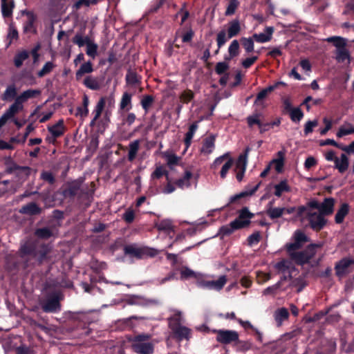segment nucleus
<instances>
[{
  "label": "nucleus",
  "instance_id": "23",
  "mask_svg": "<svg viewBox=\"0 0 354 354\" xmlns=\"http://www.w3.org/2000/svg\"><path fill=\"white\" fill-rule=\"evenodd\" d=\"M241 28L240 22L238 19L232 20L228 23L227 30L228 38H232L237 36L241 32Z\"/></svg>",
  "mask_w": 354,
  "mask_h": 354
},
{
  "label": "nucleus",
  "instance_id": "39",
  "mask_svg": "<svg viewBox=\"0 0 354 354\" xmlns=\"http://www.w3.org/2000/svg\"><path fill=\"white\" fill-rule=\"evenodd\" d=\"M198 122H195L189 126V130L186 133L185 138V142L187 147H189L190 145L191 141L194 137L195 132L198 129Z\"/></svg>",
  "mask_w": 354,
  "mask_h": 354
},
{
  "label": "nucleus",
  "instance_id": "1",
  "mask_svg": "<svg viewBox=\"0 0 354 354\" xmlns=\"http://www.w3.org/2000/svg\"><path fill=\"white\" fill-rule=\"evenodd\" d=\"M297 217L301 221L306 218L310 227L317 232L322 230L327 223L325 216L316 209L308 207V203L305 205L297 207Z\"/></svg>",
  "mask_w": 354,
  "mask_h": 354
},
{
  "label": "nucleus",
  "instance_id": "25",
  "mask_svg": "<svg viewBox=\"0 0 354 354\" xmlns=\"http://www.w3.org/2000/svg\"><path fill=\"white\" fill-rule=\"evenodd\" d=\"M192 173L190 171H186L183 177L176 181V185L178 187L184 189L191 187V179L192 178Z\"/></svg>",
  "mask_w": 354,
  "mask_h": 354
},
{
  "label": "nucleus",
  "instance_id": "9",
  "mask_svg": "<svg viewBox=\"0 0 354 354\" xmlns=\"http://www.w3.org/2000/svg\"><path fill=\"white\" fill-rule=\"evenodd\" d=\"M217 342L228 344L239 339V334L235 330H216Z\"/></svg>",
  "mask_w": 354,
  "mask_h": 354
},
{
  "label": "nucleus",
  "instance_id": "54",
  "mask_svg": "<svg viewBox=\"0 0 354 354\" xmlns=\"http://www.w3.org/2000/svg\"><path fill=\"white\" fill-rule=\"evenodd\" d=\"M164 175L168 176V171L162 166L160 165L156 167L154 171L151 174V178L152 179H158Z\"/></svg>",
  "mask_w": 354,
  "mask_h": 354
},
{
  "label": "nucleus",
  "instance_id": "31",
  "mask_svg": "<svg viewBox=\"0 0 354 354\" xmlns=\"http://www.w3.org/2000/svg\"><path fill=\"white\" fill-rule=\"evenodd\" d=\"M267 214L271 219L280 218L284 214V207H273L272 202L268 203Z\"/></svg>",
  "mask_w": 354,
  "mask_h": 354
},
{
  "label": "nucleus",
  "instance_id": "18",
  "mask_svg": "<svg viewBox=\"0 0 354 354\" xmlns=\"http://www.w3.org/2000/svg\"><path fill=\"white\" fill-rule=\"evenodd\" d=\"M335 168L338 170V171L341 174L345 172L349 165V160L346 154L342 153L339 158H337L335 159Z\"/></svg>",
  "mask_w": 354,
  "mask_h": 354
},
{
  "label": "nucleus",
  "instance_id": "63",
  "mask_svg": "<svg viewBox=\"0 0 354 354\" xmlns=\"http://www.w3.org/2000/svg\"><path fill=\"white\" fill-rule=\"evenodd\" d=\"M233 164V160L232 158H229V160L223 165L220 175L222 178H225L227 176V174L229 169L232 167Z\"/></svg>",
  "mask_w": 354,
  "mask_h": 354
},
{
  "label": "nucleus",
  "instance_id": "16",
  "mask_svg": "<svg viewBox=\"0 0 354 354\" xmlns=\"http://www.w3.org/2000/svg\"><path fill=\"white\" fill-rule=\"evenodd\" d=\"M41 93V91L39 89H28L23 91L15 98V100L21 104H23V103L26 102L28 100L37 97L40 95Z\"/></svg>",
  "mask_w": 354,
  "mask_h": 354
},
{
  "label": "nucleus",
  "instance_id": "51",
  "mask_svg": "<svg viewBox=\"0 0 354 354\" xmlns=\"http://www.w3.org/2000/svg\"><path fill=\"white\" fill-rule=\"evenodd\" d=\"M153 97L151 95H145L141 100L140 104L142 109L145 111V113L149 111L150 106L152 105L153 102Z\"/></svg>",
  "mask_w": 354,
  "mask_h": 354
},
{
  "label": "nucleus",
  "instance_id": "27",
  "mask_svg": "<svg viewBox=\"0 0 354 354\" xmlns=\"http://www.w3.org/2000/svg\"><path fill=\"white\" fill-rule=\"evenodd\" d=\"M24 108L23 104H21L16 100L15 102L10 106V107L5 111L3 115L8 120L13 118L16 113Z\"/></svg>",
  "mask_w": 354,
  "mask_h": 354
},
{
  "label": "nucleus",
  "instance_id": "37",
  "mask_svg": "<svg viewBox=\"0 0 354 354\" xmlns=\"http://www.w3.org/2000/svg\"><path fill=\"white\" fill-rule=\"evenodd\" d=\"M162 155L167 161V165L170 168H172V167L177 165L178 164L180 158L177 156L175 153L169 151H165L163 152Z\"/></svg>",
  "mask_w": 354,
  "mask_h": 354
},
{
  "label": "nucleus",
  "instance_id": "5",
  "mask_svg": "<svg viewBox=\"0 0 354 354\" xmlns=\"http://www.w3.org/2000/svg\"><path fill=\"white\" fill-rule=\"evenodd\" d=\"M335 201V199L330 197L324 198L322 203H319L315 199H313L308 202V207L316 209L326 216L333 214Z\"/></svg>",
  "mask_w": 354,
  "mask_h": 354
},
{
  "label": "nucleus",
  "instance_id": "60",
  "mask_svg": "<svg viewBox=\"0 0 354 354\" xmlns=\"http://www.w3.org/2000/svg\"><path fill=\"white\" fill-rule=\"evenodd\" d=\"M226 62H220L216 64L215 71L218 75L223 74L229 68V65Z\"/></svg>",
  "mask_w": 354,
  "mask_h": 354
},
{
  "label": "nucleus",
  "instance_id": "41",
  "mask_svg": "<svg viewBox=\"0 0 354 354\" xmlns=\"http://www.w3.org/2000/svg\"><path fill=\"white\" fill-rule=\"evenodd\" d=\"M131 98H132L131 94H130L127 92L124 93L122 96L121 101H120V108L121 109H124L129 106V107L127 108V110H129L130 109H131Z\"/></svg>",
  "mask_w": 354,
  "mask_h": 354
},
{
  "label": "nucleus",
  "instance_id": "3",
  "mask_svg": "<svg viewBox=\"0 0 354 354\" xmlns=\"http://www.w3.org/2000/svg\"><path fill=\"white\" fill-rule=\"evenodd\" d=\"M124 252L131 258L141 259L146 257H155L158 250L147 246H138L136 244H130L124 247Z\"/></svg>",
  "mask_w": 354,
  "mask_h": 354
},
{
  "label": "nucleus",
  "instance_id": "4",
  "mask_svg": "<svg viewBox=\"0 0 354 354\" xmlns=\"http://www.w3.org/2000/svg\"><path fill=\"white\" fill-rule=\"evenodd\" d=\"M322 243L310 244L304 250L292 252L289 255L297 263L303 265L308 263L315 254L317 249L322 248Z\"/></svg>",
  "mask_w": 354,
  "mask_h": 354
},
{
  "label": "nucleus",
  "instance_id": "7",
  "mask_svg": "<svg viewBox=\"0 0 354 354\" xmlns=\"http://www.w3.org/2000/svg\"><path fill=\"white\" fill-rule=\"evenodd\" d=\"M253 214L250 212L248 207H243L239 212V217L231 222L234 230L243 228L250 223V218Z\"/></svg>",
  "mask_w": 354,
  "mask_h": 354
},
{
  "label": "nucleus",
  "instance_id": "62",
  "mask_svg": "<svg viewBox=\"0 0 354 354\" xmlns=\"http://www.w3.org/2000/svg\"><path fill=\"white\" fill-rule=\"evenodd\" d=\"M302 245H303L301 243L294 240L292 243L286 245L287 252L289 254L292 252H296L302 247Z\"/></svg>",
  "mask_w": 354,
  "mask_h": 354
},
{
  "label": "nucleus",
  "instance_id": "59",
  "mask_svg": "<svg viewBox=\"0 0 354 354\" xmlns=\"http://www.w3.org/2000/svg\"><path fill=\"white\" fill-rule=\"evenodd\" d=\"M194 97V94L191 90L184 91L180 95V101L183 103L189 102Z\"/></svg>",
  "mask_w": 354,
  "mask_h": 354
},
{
  "label": "nucleus",
  "instance_id": "26",
  "mask_svg": "<svg viewBox=\"0 0 354 354\" xmlns=\"http://www.w3.org/2000/svg\"><path fill=\"white\" fill-rule=\"evenodd\" d=\"M41 212V209L35 203H30L24 205L19 210L20 213L28 215L39 214Z\"/></svg>",
  "mask_w": 354,
  "mask_h": 354
},
{
  "label": "nucleus",
  "instance_id": "49",
  "mask_svg": "<svg viewBox=\"0 0 354 354\" xmlns=\"http://www.w3.org/2000/svg\"><path fill=\"white\" fill-rule=\"evenodd\" d=\"M239 6V0H229L228 5L225 12V15L226 16H230L234 15Z\"/></svg>",
  "mask_w": 354,
  "mask_h": 354
},
{
  "label": "nucleus",
  "instance_id": "55",
  "mask_svg": "<svg viewBox=\"0 0 354 354\" xmlns=\"http://www.w3.org/2000/svg\"><path fill=\"white\" fill-rule=\"evenodd\" d=\"M98 46L95 42L89 44L86 46V54L93 59H95L97 55Z\"/></svg>",
  "mask_w": 354,
  "mask_h": 354
},
{
  "label": "nucleus",
  "instance_id": "48",
  "mask_svg": "<svg viewBox=\"0 0 354 354\" xmlns=\"http://www.w3.org/2000/svg\"><path fill=\"white\" fill-rule=\"evenodd\" d=\"M289 115L292 121L295 122H300L304 117V113L299 107L294 108L292 110H290Z\"/></svg>",
  "mask_w": 354,
  "mask_h": 354
},
{
  "label": "nucleus",
  "instance_id": "6",
  "mask_svg": "<svg viewBox=\"0 0 354 354\" xmlns=\"http://www.w3.org/2000/svg\"><path fill=\"white\" fill-rule=\"evenodd\" d=\"M227 283L225 275H221L217 280L199 279L196 281V286L201 288L207 290H221Z\"/></svg>",
  "mask_w": 354,
  "mask_h": 354
},
{
  "label": "nucleus",
  "instance_id": "29",
  "mask_svg": "<svg viewBox=\"0 0 354 354\" xmlns=\"http://www.w3.org/2000/svg\"><path fill=\"white\" fill-rule=\"evenodd\" d=\"M349 205L347 203H342L338 209L335 216V221L337 224H340L344 221L345 216L348 214Z\"/></svg>",
  "mask_w": 354,
  "mask_h": 354
},
{
  "label": "nucleus",
  "instance_id": "8",
  "mask_svg": "<svg viewBox=\"0 0 354 354\" xmlns=\"http://www.w3.org/2000/svg\"><path fill=\"white\" fill-rule=\"evenodd\" d=\"M60 297L57 293L48 298L42 304L41 308L45 313H57L61 310Z\"/></svg>",
  "mask_w": 354,
  "mask_h": 354
},
{
  "label": "nucleus",
  "instance_id": "47",
  "mask_svg": "<svg viewBox=\"0 0 354 354\" xmlns=\"http://www.w3.org/2000/svg\"><path fill=\"white\" fill-rule=\"evenodd\" d=\"M126 82L128 84L136 86L140 82V78L136 73L129 71L126 75Z\"/></svg>",
  "mask_w": 354,
  "mask_h": 354
},
{
  "label": "nucleus",
  "instance_id": "19",
  "mask_svg": "<svg viewBox=\"0 0 354 354\" xmlns=\"http://www.w3.org/2000/svg\"><path fill=\"white\" fill-rule=\"evenodd\" d=\"M214 147L215 137L214 136H210L204 140L201 149V152L203 154L209 155L214 151Z\"/></svg>",
  "mask_w": 354,
  "mask_h": 354
},
{
  "label": "nucleus",
  "instance_id": "53",
  "mask_svg": "<svg viewBox=\"0 0 354 354\" xmlns=\"http://www.w3.org/2000/svg\"><path fill=\"white\" fill-rule=\"evenodd\" d=\"M260 116V113H255L248 116L246 120L249 127H252L254 124H257L258 127H259L261 124V122L259 119Z\"/></svg>",
  "mask_w": 354,
  "mask_h": 354
},
{
  "label": "nucleus",
  "instance_id": "14",
  "mask_svg": "<svg viewBox=\"0 0 354 354\" xmlns=\"http://www.w3.org/2000/svg\"><path fill=\"white\" fill-rule=\"evenodd\" d=\"M274 195L278 198L281 197L283 193H288L291 191V187L287 179L281 180L278 183L274 185Z\"/></svg>",
  "mask_w": 354,
  "mask_h": 354
},
{
  "label": "nucleus",
  "instance_id": "11",
  "mask_svg": "<svg viewBox=\"0 0 354 354\" xmlns=\"http://www.w3.org/2000/svg\"><path fill=\"white\" fill-rule=\"evenodd\" d=\"M173 314L168 318L169 327L173 331L175 329L182 326L181 324L184 322L183 313L178 310H172Z\"/></svg>",
  "mask_w": 354,
  "mask_h": 354
},
{
  "label": "nucleus",
  "instance_id": "38",
  "mask_svg": "<svg viewBox=\"0 0 354 354\" xmlns=\"http://www.w3.org/2000/svg\"><path fill=\"white\" fill-rule=\"evenodd\" d=\"M159 231L171 232L174 230V225L170 219H163L156 225Z\"/></svg>",
  "mask_w": 354,
  "mask_h": 354
},
{
  "label": "nucleus",
  "instance_id": "42",
  "mask_svg": "<svg viewBox=\"0 0 354 354\" xmlns=\"http://www.w3.org/2000/svg\"><path fill=\"white\" fill-rule=\"evenodd\" d=\"M253 37H242L241 39V44L246 53H250L254 51V44Z\"/></svg>",
  "mask_w": 354,
  "mask_h": 354
},
{
  "label": "nucleus",
  "instance_id": "64",
  "mask_svg": "<svg viewBox=\"0 0 354 354\" xmlns=\"http://www.w3.org/2000/svg\"><path fill=\"white\" fill-rule=\"evenodd\" d=\"M261 239V235L259 232H254L248 238V243L250 246L257 244Z\"/></svg>",
  "mask_w": 354,
  "mask_h": 354
},
{
  "label": "nucleus",
  "instance_id": "32",
  "mask_svg": "<svg viewBox=\"0 0 354 354\" xmlns=\"http://www.w3.org/2000/svg\"><path fill=\"white\" fill-rule=\"evenodd\" d=\"M48 130L55 138L61 136L64 133V121L59 120L55 124L48 127Z\"/></svg>",
  "mask_w": 354,
  "mask_h": 354
},
{
  "label": "nucleus",
  "instance_id": "21",
  "mask_svg": "<svg viewBox=\"0 0 354 354\" xmlns=\"http://www.w3.org/2000/svg\"><path fill=\"white\" fill-rule=\"evenodd\" d=\"M155 301L151 299H148L142 296L133 295L131 296L127 300V304L131 305H138L147 306L150 304H154Z\"/></svg>",
  "mask_w": 354,
  "mask_h": 354
},
{
  "label": "nucleus",
  "instance_id": "13",
  "mask_svg": "<svg viewBox=\"0 0 354 354\" xmlns=\"http://www.w3.org/2000/svg\"><path fill=\"white\" fill-rule=\"evenodd\" d=\"M354 263V260L351 258H344L338 261L335 267L336 274L342 277L348 272V267Z\"/></svg>",
  "mask_w": 354,
  "mask_h": 354
},
{
  "label": "nucleus",
  "instance_id": "34",
  "mask_svg": "<svg viewBox=\"0 0 354 354\" xmlns=\"http://www.w3.org/2000/svg\"><path fill=\"white\" fill-rule=\"evenodd\" d=\"M140 148V140H135L129 145L128 160L132 162L136 157Z\"/></svg>",
  "mask_w": 354,
  "mask_h": 354
},
{
  "label": "nucleus",
  "instance_id": "22",
  "mask_svg": "<svg viewBox=\"0 0 354 354\" xmlns=\"http://www.w3.org/2000/svg\"><path fill=\"white\" fill-rule=\"evenodd\" d=\"M14 7L13 0H1V13L4 18L12 16Z\"/></svg>",
  "mask_w": 354,
  "mask_h": 354
},
{
  "label": "nucleus",
  "instance_id": "15",
  "mask_svg": "<svg viewBox=\"0 0 354 354\" xmlns=\"http://www.w3.org/2000/svg\"><path fill=\"white\" fill-rule=\"evenodd\" d=\"M274 32V28L272 26H268L265 28L263 32L255 33L252 37L257 42L266 43L271 40L272 34Z\"/></svg>",
  "mask_w": 354,
  "mask_h": 354
},
{
  "label": "nucleus",
  "instance_id": "52",
  "mask_svg": "<svg viewBox=\"0 0 354 354\" xmlns=\"http://www.w3.org/2000/svg\"><path fill=\"white\" fill-rule=\"evenodd\" d=\"M35 234L41 239H48L53 235L52 231L48 227L39 228L36 230Z\"/></svg>",
  "mask_w": 354,
  "mask_h": 354
},
{
  "label": "nucleus",
  "instance_id": "40",
  "mask_svg": "<svg viewBox=\"0 0 354 354\" xmlns=\"http://www.w3.org/2000/svg\"><path fill=\"white\" fill-rule=\"evenodd\" d=\"M55 64L53 62H47L43 66L42 68L37 72V76L42 77L49 74L55 68Z\"/></svg>",
  "mask_w": 354,
  "mask_h": 354
},
{
  "label": "nucleus",
  "instance_id": "36",
  "mask_svg": "<svg viewBox=\"0 0 354 354\" xmlns=\"http://www.w3.org/2000/svg\"><path fill=\"white\" fill-rule=\"evenodd\" d=\"M250 151V148L249 147H246L244 152L239 155L236 162V168H245L246 169L247 163H248V154Z\"/></svg>",
  "mask_w": 354,
  "mask_h": 354
},
{
  "label": "nucleus",
  "instance_id": "20",
  "mask_svg": "<svg viewBox=\"0 0 354 354\" xmlns=\"http://www.w3.org/2000/svg\"><path fill=\"white\" fill-rule=\"evenodd\" d=\"M93 71V64L88 61L82 64L75 73V79L80 81L85 74L91 73Z\"/></svg>",
  "mask_w": 354,
  "mask_h": 354
},
{
  "label": "nucleus",
  "instance_id": "57",
  "mask_svg": "<svg viewBox=\"0 0 354 354\" xmlns=\"http://www.w3.org/2000/svg\"><path fill=\"white\" fill-rule=\"evenodd\" d=\"M318 125V122L317 120H308L304 125V134L305 136H308L309 133L313 131V128L316 127Z\"/></svg>",
  "mask_w": 354,
  "mask_h": 354
},
{
  "label": "nucleus",
  "instance_id": "12",
  "mask_svg": "<svg viewBox=\"0 0 354 354\" xmlns=\"http://www.w3.org/2000/svg\"><path fill=\"white\" fill-rule=\"evenodd\" d=\"M22 14L26 15L27 17V19L24 24V31L25 32L36 33L37 30L35 26V22L36 20L35 15L32 12L28 10L22 11Z\"/></svg>",
  "mask_w": 354,
  "mask_h": 354
},
{
  "label": "nucleus",
  "instance_id": "43",
  "mask_svg": "<svg viewBox=\"0 0 354 354\" xmlns=\"http://www.w3.org/2000/svg\"><path fill=\"white\" fill-rule=\"evenodd\" d=\"M284 152L282 151H279L277 153V158L274 159L272 160V163L275 165V170L277 172H281L282 171V168L283 167V161H284Z\"/></svg>",
  "mask_w": 354,
  "mask_h": 354
},
{
  "label": "nucleus",
  "instance_id": "17",
  "mask_svg": "<svg viewBox=\"0 0 354 354\" xmlns=\"http://www.w3.org/2000/svg\"><path fill=\"white\" fill-rule=\"evenodd\" d=\"M82 83L86 88L93 91L99 90L102 86L100 78L93 75H87Z\"/></svg>",
  "mask_w": 354,
  "mask_h": 354
},
{
  "label": "nucleus",
  "instance_id": "2",
  "mask_svg": "<svg viewBox=\"0 0 354 354\" xmlns=\"http://www.w3.org/2000/svg\"><path fill=\"white\" fill-rule=\"evenodd\" d=\"M328 43H332L336 48L335 59L338 63L349 64L351 63V55L346 48V39L339 36H333L325 39Z\"/></svg>",
  "mask_w": 354,
  "mask_h": 354
},
{
  "label": "nucleus",
  "instance_id": "61",
  "mask_svg": "<svg viewBox=\"0 0 354 354\" xmlns=\"http://www.w3.org/2000/svg\"><path fill=\"white\" fill-rule=\"evenodd\" d=\"M100 0H78L75 4V9H79L82 6H89L97 4Z\"/></svg>",
  "mask_w": 354,
  "mask_h": 354
},
{
  "label": "nucleus",
  "instance_id": "50",
  "mask_svg": "<svg viewBox=\"0 0 354 354\" xmlns=\"http://www.w3.org/2000/svg\"><path fill=\"white\" fill-rule=\"evenodd\" d=\"M28 53L27 51H22L17 54L14 59L15 65L16 67L19 68L22 64L23 62L28 59Z\"/></svg>",
  "mask_w": 354,
  "mask_h": 354
},
{
  "label": "nucleus",
  "instance_id": "10",
  "mask_svg": "<svg viewBox=\"0 0 354 354\" xmlns=\"http://www.w3.org/2000/svg\"><path fill=\"white\" fill-rule=\"evenodd\" d=\"M131 347L138 354H152L154 351V346L151 342L132 343Z\"/></svg>",
  "mask_w": 354,
  "mask_h": 354
},
{
  "label": "nucleus",
  "instance_id": "28",
  "mask_svg": "<svg viewBox=\"0 0 354 354\" xmlns=\"http://www.w3.org/2000/svg\"><path fill=\"white\" fill-rule=\"evenodd\" d=\"M288 279H290L291 277L289 275L288 277L283 276L281 278V280L279 281L277 283L274 284L273 286H269L266 288L263 291V295H275L278 292L279 290L281 288L282 283L283 281L287 280Z\"/></svg>",
  "mask_w": 354,
  "mask_h": 354
},
{
  "label": "nucleus",
  "instance_id": "44",
  "mask_svg": "<svg viewBox=\"0 0 354 354\" xmlns=\"http://www.w3.org/2000/svg\"><path fill=\"white\" fill-rule=\"evenodd\" d=\"M106 102L104 97H101L99 101L97 102L96 106H95V109L93 111V113L95 117V120H98V118L100 117L103 109L104 108Z\"/></svg>",
  "mask_w": 354,
  "mask_h": 354
},
{
  "label": "nucleus",
  "instance_id": "35",
  "mask_svg": "<svg viewBox=\"0 0 354 354\" xmlns=\"http://www.w3.org/2000/svg\"><path fill=\"white\" fill-rule=\"evenodd\" d=\"M17 95V88L15 84L8 85L2 95V100L4 101L12 100Z\"/></svg>",
  "mask_w": 354,
  "mask_h": 354
},
{
  "label": "nucleus",
  "instance_id": "46",
  "mask_svg": "<svg viewBox=\"0 0 354 354\" xmlns=\"http://www.w3.org/2000/svg\"><path fill=\"white\" fill-rule=\"evenodd\" d=\"M227 37V32L225 30H220L217 35H216V43L217 46L218 47V49H220L223 46L225 45V44L227 42V39H229Z\"/></svg>",
  "mask_w": 354,
  "mask_h": 354
},
{
  "label": "nucleus",
  "instance_id": "33",
  "mask_svg": "<svg viewBox=\"0 0 354 354\" xmlns=\"http://www.w3.org/2000/svg\"><path fill=\"white\" fill-rule=\"evenodd\" d=\"M289 313L286 308L277 309L274 315V319L278 326H281L283 322L288 318Z\"/></svg>",
  "mask_w": 354,
  "mask_h": 354
},
{
  "label": "nucleus",
  "instance_id": "24",
  "mask_svg": "<svg viewBox=\"0 0 354 354\" xmlns=\"http://www.w3.org/2000/svg\"><path fill=\"white\" fill-rule=\"evenodd\" d=\"M239 43L238 40L234 39L228 47V55L224 57L225 61H230L239 55Z\"/></svg>",
  "mask_w": 354,
  "mask_h": 354
},
{
  "label": "nucleus",
  "instance_id": "45",
  "mask_svg": "<svg viewBox=\"0 0 354 354\" xmlns=\"http://www.w3.org/2000/svg\"><path fill=\"white\" fill-rule=\"evenodd\" d=\"M352 133H354V127L351 124H348L346 126L340 127L336 135L338 138H342Z\"/></svg>",
  "mask_w": 354,
  "mask_h": 354
},
{
  "label": "nucleus",
  "instance_id": "56",
  "mask_svg": "<svg viewBox=\"0 0 354 354\" xmlns=\"http://www.w3.org/2000/svg\"><path fill=\"white\" fill-rule=\"evenodd\" d=\"M291 286L297 288V292H301L306 286L304 279L301 277L296 278L291 281Z\"/></svg>",
  "mask_w": 354,
  "mask_h": 354
},
{
  "label": "nucleus",
  "instance_id": "58",
  "mask_svg": "<svg viewBox=\"0 0 354 354\" xmlns=\"http://www.w3.org/2000/svg\"><path fill=\"white\" fill-rule=\"evenodd\" d=\"M293 239L295 241L304 245L308 241L307 236L301 230H297L294 233Z\"/></svg>",
  "mask_w": 354,
  "mask_h": 354
},
{
  "label": "nucleus",
  "instance_id": "30",
  "mask_svg": "<svg viewBox=\"0 0 354 354\" xmlns=\"http://www.w3.org/2000/svg\"><path fill=\"white\" fill-rule=\"evenodd\" d=\"M176 338L181 341L183 339H189L191 335V330L186 326H180L172 331Z\"/></svg>",
  "mask_w": 354,
  "mask_h": 354
}]
</instances>
